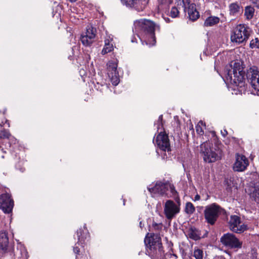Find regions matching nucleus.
I'll use <instances>...</instances> for the list:
<instances>
[{
	"instance_id": "obj_1",
	"label": "nucleus",
	"mask_w": 259,
	"mask_h": 259,
	"mask_svg": "<svg viewBox=\"0 0 259 259\" xmlns=\"http://www.w3.org/2000/svg\"><path fill=\"white\" fill-rule=\"evenodd\" d=\"M134 25L137 30L141 31L145 35H148L150 37L152 42L149 43L150 45H154L155 44L156 38L154 32L155 30L160 31L159 25L150 20L142 19L135 21Z\"/></svg>"
},
{
	"instance_id": "obj_2",
	"label": "nucleus",
	"mask_w": 259,
	"mask_h": 259,
	"mask_svg": "<svg viewBox=\"0 0 259 259\" xmlns=\"http://www.w3.org/2000/svg\"><path fill=\"white\" fill-rule=\"evenodd\" d=\"M145 243L149 248L148 252L151 255L158 257L162 255V247L159 234H148L145 239Z\"/></svg>"
},
{
	"instance_id": "obj_3",
	"label": "nucleus",
	"mask_w": 259,
	"mask_h": 259,
	"mask_svg": "<svg viewBox=\"0 0 259 259\" xmlns=\"http://www.w3.org/2000/svg\"><path fill=\"white\" fill-rule=\"evenodd\" d=\"M201 153L203 154V159L205 162H214L220 159L222 150L219 148L212 147V144L206 141L200 146Z\"/></svg>"
},
{
	"instance_id": "obj_4",
	"label": "nucleus",
	"mask_w": 259,
	"mask_h": 259,
	"mask_svg": "<svg viewBox=\"0 0 259 259\" xmlns=\"http://www.w3.org/2000/svg\"><path fill=\"white\" fill-rule=\"evenodd\" d=\"M222 210V207L215 203L206 206L204 210V215L206 222L210 225H214Z\"/></svg>"
},
{
	"instance_id": "obj_5",
	"label": "nucleus",
	"mask_w": 259,
	"mask_h": 259,
	"mask_svg": "<svg viewBox=\"0 0 259 259\" xmlns=\"http://www.w3.org/2000/svg\"><path fill=\"white\" fill-rule=\"evenodd\" d=\"M249 35V29L244 25L239 24L234 28L231 35V40L233 42L240 44L246 41Z\"/></svg>"
},
{
	"instance_id": "obj_6",
	"label": "nucleus",
	"mask_w": 259,
	"mask_h": 259,
	"mask_svg": "<svg viewBox=\"0 0 259 259\" xmlns=\"http://www.w3.org/2000/svg\"><path fill=\"white\" fill-rule=\"evenodd\" d=\"M224 72L227 79H230L232 81L240 90V91L245 90L244 72L239 74L236 72L232 74V70L228 69V68L225 69Z\"/></svg>"
},
{
	"instance_id": "obj_7",
	"label": "nucleus",
	"mask_w": 259,
	"mask_h": 259,
	"mask_svg": "<svg viewBox=\"0 0 259 259\" xmlns=\"http://www.w3.org/2000/svg\"><path fill=\"white\" fill-rule=\"evenodd\" d=\"M246 76L252 87L259 92V70L257 67L252 66L247 71Z\"/></svg>"
},
{
	"instance_id": "obj_8",
	"label": "nucleus",
	"mask_w": 259,
	"mask_h": 259,
	"mask_svg": "<svg viewBox=\"0 0 259 259\" xmlns=\"http://www.w3.org/2000/svg\"><path fill=\"white\" fill-rule=\"evenodd\" d=\"M221 242L225 246L231 248H241L242 244L234 234L231 233L224 234L221 238Z\"/></svg>"
},
{
	"instance_id": "obj_9",
	"label": "nucleus",
	"mask_w": 259,
	"mask_h": 259,
	"mask_svg": "<svg viewBox=\"0 0 259 259\" xmlns=\"http://www.w3.org/2000/svg\"><path fill=\"white\" fill-rule=\"evenodd\" d=\"M14 207V201L8 193L2 194L0 196V208L5 213L12 212Z\"/></svg>"
},
{
	"instance_id": "obj_10",
	"label": "nucleus",
	"mask_w": 259,
	"mask_h": 259,
	"mask_svg": "<svg viewBox=\"0 0 259 259\" xmlns=\"http://www.w3.org/2000/svg\"><path fill=\"white\" fill-rule=\"evenodd\" d=\"M179 211V206L173 201L168 200L166 201L164 206V213L168 220H171Z\"/></svg>"
},
{
	"instance_id": "obj_11",
	"label": "nucleus",
	"mask_w": 259,
	"mask_h": 259,
	"mask_svg": "<svg viewBox=\"0 0 259 259\" xmlns=\"http://www.w3.org/2000/svg\"><path fill=\"white\" fill-rule=\"evenodd\" d=\"M96 35V28L89 25L87 27L85 32L81 35L80 40L84 46H90L95 41Z\"/></svg>"
},
{
	"instance_id": "obj_12",
	"label": "nucleus",
	"mask_w": 259,
	"mask_h": 259,
	"mask_svg": "<svg viewBox=\"0 0 259 259\" xmlns=\"http://www.w3.org/2000/svg\"><path fill=\"white\" fill-rule=\"evenodd\" d=\"M108 75L114 85L119 82L118 73L117 71V63L115 61H109L107 64Z\"/></svg>"
},
{
	"instance_id": "obj_13",
	"label": "nucleus",
	"mask_w": 259,
	"mask_h": 259,
	"mask_svg": "<svg viewBox=\"0 0 259 259\" xmlns=\"http://www.w3.org/2000/svg\"><path fill=\"white\" fill-rule=\"evenodd\" d=\"M185 12H187L189 19L192 21L196 20L199 17V12L197 11L196 5L191 3L190 0H182Z\"/></svg>"
},
{
	"instance_id": "obj_14",
	"label": "nucleus",
	"mask_w": 259,
	"mask_h": 259,
	"mask_svg": "<svg viewBox=\"0 0 259 259\" xmlns=\"http://www.w3.org/2000/svg\"><path fill=\"white\" fill-rule=\"evenodd\" d=\"M240 218L237 215H231L229 221L230 229L237 233H241L247 229V226L244 224H240Z\"/></svg>"
},
{
	"instance_id": "obj_15",
	"label": "nucleus",
	"mask_w": 259,
	"mask_h": 259,
	"mask_svg": "<svg viewBox=\"0 0 259 259\" xmlns=\"http://www.w3.org/2000/svg\"><path fill=\"white\" fill-rule=\"evenodd\" d=\"M155 144L162 151L168 152L170 150L168 136L161 132L157 135Z\"/></svg>"
},
{
	"instance_id": "obj_16",
	"label": "nucleus",
	"mask_w": 259,
	"mask_h": 259,
	"mask_svg": "<svg viewBox=\"0 0 259 259\" xmlns=\"http://www.w3.org/2000/svg\"><path fill=\"white\" fill-rule=\"evenodd\" d=\"M249 163L247 158L244 155H237L236 161L234 164V170L237 171H244L248 166Z\"/></svg>"
},
{
	"instance_id": "obj_17",
	"label": "nucleus",
	"mask_w": 259,
	"mask_h": 259,
	"mask_svg": "<svg viewBox=\"0 0 259 259\" xmlns=\"http://www.w3.org/2000/svg\"><path fill=\"white\" fill-rule=\"evenodd\" d=\"M149 191L151 193L157 194L159 195H163L167 191L166 183L157 182L152 188H148Z\"/></svg>"
},
{
	"instance_id": "obj_18",
	"label": "nucleus",
	"mask_w": 259,
	"mask_h": 259,
	"mask_svg": "<svg viewBox=\"0 0 259 259\" xmlns=\"http://www.w3.org/2000/svg\"><path fill=\"white\" fill-rule=\"evenodd\" d=\"M9 239L7 234L4 232H0V251L3 254L8 250Z\"/></svg>"
},
{
	"instance_id": "obj_19",
	"label": "nucleus",
	"mask_w": 259,
	"mask_h": 259,
	"mask_svg": "<svg viewBox=\"0 0 259 259\" xmlns=\"http://www.w3.org/2000/svg\"><path fill=\"white\" fill-rule=\"evenodd\" d=\"M113 37L111 35H107L105 38V45L102 51V54L105 55L113 50V46L112 43Z\"/></svg>"
},
{
	"instance_id": "obj_20",
	"label": "nucleus",
	"mask_w": 259,
	"mask_h": 259,
	"mask_svg": "<svg viewBox=\"0 0 259 259\" xmlns=\"http://www.w3.org/2000/svg\"><path fill=\"white\" fill-rule=\"evenodd\" d=\"M220 22V18L216 16H210L206 19L204 23L205 27H211L218 24Z\"/></svg>"
},
{
	"instance_id": "obj_21",
	"label": "nucleus",
	"mask_w": 259,
	"mask_h": 259,
	"mask_svg": "<svg viewBox=\"0 0 259 259\" xmlns=\"http://www.w3.org/2000/svg\"><path fill=\"white\" fill-rule=\"evenodd\" d=\"M230 14L236 15L242 11V8L237 3H232L229 5Z\"/></svg>"
},
{
	"instance_id": "obj_22",
	"label": "nucleus",
	"mask_w": 259,
	"mask_h": 259,
	"mask_svg": "<svg viewBox=\"0 0 259 259\" xmlns=\"http://www.w3.org/2000/svg\"><path fill=\"white\" fill-rule=\"evenodd\" d=\"M121 3L127 7H138L142 3V0H120Z\"/></svg>"
},
{
	"instance_id": "obj_23",
	"label": "nucleus",
	"mask_w": 259,
	"mask_h": 259,
	"mask_svg": "<svg viewBox=\"0 0 259 259\" xmlns=\"http://www.w3.org/2000/svg\"><path fill=\"white\" fill-rule=\"evenodd\" d=\"M231 66H226L225 69L226 68H228V69L230 70V68L231 67ZM231 70H232V74H234V73H241V72H244L243 71V67H242V66L240 65V63L239 62H235L233 64V68H231Z\"/></svg>"
},
{
	"instance_id": "obj_24",
	"label": "nucleus",
	"mask_w": 259,
	"mask_h": 259,
	"mask_svg": "<svg viewBox=\"0 0 259 259\" xmlns=\"http://www.w3.org/2000/svg\"><path fill=\"white\" fill-rule=\"evenodd\" d=\"M254 9L251 6H247L245 8L244 15L247 20H250L254 16Z\"/></svg>"
},
{
	"instance_id": "obj_25",
	"label": "nucleus",
	"mask_w": 259,
	"mask_h": 259,
	"mask_svg": "<svg viewBox=\"0 0 259 259\" xmlns=\"http://www.w3.org/2000/svg\"><path fill=\"white\" fill-rule=\"evenodd\" d=\"M189 238L194 240H197L200 239V234L197 230L196 229L191 228L189 229L188 234Z\"/></svg>"
},
{
	"instance_id": "obj_26",
	"label": "nucleus",
	"mask_w": 259,
	"mask_h": 259,
	"mask_svg": "<svg viewBox=\"0 0 259 259\" xmlns=\"http://www.w3.org/2000/svg\"><path fill=\"white\" fill-rule=\"evenodd\" d=\"M193 256L196 259H203V251L202 250L199 248H195L193 252Z\"/></svg>"
},
{
	"instance_id": "obj_27",
	"label": "nucleus",
	"mask_w": 259,
	"mask_h": 259,
	"mask_svg": "<svg viewBox=\"0 0 259 259\" xmlns=\"http://www.w3.org/2000/svg\"><path fill=\"white\" fill-rule=\"evenodd\" d=\"M195 207L191 202H187L185 206V211L188 214H192L195 211Z\"/></svg>"
},
{
	"instance_id": "obj_28",
	"label": "nucleus",
	"mask_w": 259,
	"mask_h": 259,
	"mask_svg": "<svg viewBox=\"0 0 259 259\" xmlns=\"http://www.w3.org/2000/svg\"><path fill=\"white\" fill-rule=\"evenodd\" d=\"M11 137V134L9 133V131L6 130L5 129H3V130L0 131V139H9Z\"/></svg>"
},
{
	"instance_id": "obj_29",
	"label": "nucleus",
	"mask_w": 259,
	"mask_h": 259,
	"mask_svg": "<svg viewBox=\"0 0 259 259\" xmlns=\"http://www.w3.org/2000/svg\"><path fill=\"white\" fill-rule=\"evenodd\" d=\"M77 234L78 241L80 242L82 241L84 242L85 240L89 237V234L88 233H86L84 236H82L81 230L80 229L79 231H77Z\"/></svg>"
},
{
	"instance_id": "obj_30",
	"label": "nucleus",
	"mask_w": 259,
	"mask_h": 259,
	"mask_svg": "<svg viewBox=\"0 0 259 259\" xmlns=\"http://www.w3.org/2000/svg\"><path fill=\"white\" fill-rule=\"evenodd\" d=\"M250 194L252 197L254 198V199L256 201H259V200L257 199L259 198V188H253V190L251 191Z\"/></svg>"
},
{
	"instance_id": "obj_31",
	"label": "nucleus",
	"mask_w": 259,
	"mask_h": 259,
	"mask_svg": "<svg viewBox=\"0 0 259 259\" xmlns=\"http://www.w3.org/2000/svg\"><path fill=\"white\" fill-rule=\"evenodd\" d=\"M179 14V11L178 8L175 7H172L170 12V16L172 18H176L178 16Z\"/></svg>"
},
{
	"instance_id": "obj_32",
	"label": "nucleus",
	"mask_w": 259,
	"mask_h": 259,
	"mask_svg": "<svg viewBox=\"0 0 259 259\" xmlns=\"http://www.w3.org/2000/svg\"><path fill=\"white\" fill-rule=\"evenodd\" d=\"M250 47L251 48H258L259 47V41L257 38L252 39L250 43Z\"/></svg>"
},
{
	"instance_id": "obj_33",
	"label": "nucleus",
	"mask_w": 259,
	"mask_h": 259,
	"mask_svg": "<svg viewBox=\"0 0 259 259\" xmlns=\"http://www.w3.org/2000/svg\"><path fill=\"white\" fill-rule=\"evenodd\" d=\"M166 186L167 187V190L169 189L171 193L174 196H176L177 192L176 190H175V187L174 185H171L170 184L166 183Z\"/></svg>"
},
{
	"instance_id": "obj_34",
	"label": "nucleus",
	"mask_w": 259,
	"mask_h": 259,
	"mask_svg": "<svg viewBox=\"0 0 259 259\" xmlns=\"http://www.w3.org/2000/svg\"><path fill=\"white\" fill-rule=\"evenodd\" d=\"M196 132L197 134L201 135L203 134V133H204L203 130L202 129V126H200V124H197L196 126Z\"/></svg>"
},
{
	"instance_id": "obj_35",
	"label": "nucleus",
	"mask_w": 259,
	"mask_h": 259,
	"mask_svg": "<svg viewBox=\"0 0 259 259\" xmlns=\"http://www.w3.org/2000/svg\"><path fill=\"white\" fill-rule=\"evenodd\" d=\"M8 139L9 140V146H7L8 147H10L11 146L12 144H15L17 142V139L11 136L10 138Z\"/></svg>"
},
{
	"instance_id": "obj_36",
	"label": "nucleus",
	"mask_w": 259,
	"mask_h": 259,
	"mask_svg": "<svg viewBox=\"0 0 259 259\" xmlns=\"http://www.w3.org/2000/svg\"><path fill=\"white\" fill-rule=\"evenodd\" d=\"M162 115H160L159 116V118H158V121H157V127L158 128H159V126L160 125L162 126Z\"/></svg>"
},
{
	"instance_id": "obj_37",
	"label": "nucleus",
	"mask_w": 259,
	"mask_h": 259,
	"mask_svg": "<svg viewBox=\"0 0 259 259\" xmlns=\"http://www.w3.org/2000/svg\"><path fill=\"white\" fill-rule=\"evenodd\" d=\"M146 35V37H148V38H149V40H145V41H144V42H145V44H146V45L149 46H152L153 45H150V44H149V43H152V39L150 38V37H149V35Z\"/></svg>"
},
{
	"instance_id": "obj_38",
	"label": "nucleus",
	"mask_w": 259,
	"mask_h": 259,
	"mask_svg": "<svg viewBox=\"0 0 259 259\" xmlns=\"http://www.w3.org/2000/svg\"><path fill=\"white\" fill-rule=\"evenodd\" d=\"M166 255L167 256H169L171 258H174V259H177V256L176 254H171L170 253H169L168 254H166Z\"/></svg>"
},
{
	"instance_id": "obj_39",
	"label": "nucleus",
	"mask_w": 259,
	"mask_h": 259,
	"mask_svg": "<svg viewBox=\"0 0 259 259\" xmlns=\"http://www.w3.org/2000/svg\"><path fill=\"white\" fill-rule=\"evenodd\" d=\"M73 251L75 253H78L79 252V249L78 247H74L73 248Z\"/></svg>"
},
{
	"instance_id": "obj_40",
	"label": "nucleus",
	"mask_w": 259,
	"mask_h": 259,
	"mask_svg": "<svg viewBox=\"0 0 259 259\" xmlns=\"http://www.w3.org/2000/svg\"><path fill=\"white\" fill-rule=\"evenodd\" d=\"M167 0H158L159 3L161 4H163L166 3Z\"/></svg>"
},
{
	"instance_id": "obj_41",
	"label": "nucleus",
	"mask_w": 259,
	"mask_h": 259,
	"mask_svg": "<svg viewBox=\"0 0 259 259\" xmlns=\"http://www.w3.org/2000/svg\"><path fill=\"white\" fill-rule=\"evenodd\" d=\"M197 124H200V126H205V123L201 120L199 121Z\"/></svg>"
},
{
	"instance_id": "obj_42",
	"label": "nucleus",
	"mask_w": 259,
	"mask_h": 259,
	"mask_svg": "<svg viewBox=\"0 0 259 259\" xmlns=\"http://www.w3.org/2000/svg\"><path fill=\"white\" fill-rule=\"evenodd\" d=\"M200 196L198 195H196L195 196V200H199L200 199Z\"/></svg>"
},
{
	"instance_id": "obj_43",
	"label": "nucleus",
	"mask_w": 259,
	"mask_h": 259,
	"mask_svg": "<svg viewBox=\"0 0 259 259\" xmlns=\"http://www.w3.org/2000/svg\"><path fill=\"white\" fill-rule=\"evenodd\" d=\"M222 134L224 136H225L227 134V132L226 130H224V132H222Z\"/></svg>"
},
{
	"instance_id": "obj_44",
	"label": "nucleus",
	"mask_w": 259,
	"mask_h": 259,
	"mask_svg": "<svg viewBox=\"0 0 259 259\" xmlns=\"http://www.w3.org/2000/svg\"><path fill=\"white\" fill-rule=\"evenodd\" d=\"M253 3H255L256 5H259V0H257L256 2H254V0H252Z\"/></svg>"
},
{
	"instance_id": "obj_45",
	"label": "nucleus",
	"mask_w": 259,
	"mask_h": 259,
	"mask_svg": "<svg viewBox=\"0 0 259 259\" xmlns=\"http://www.w3.org/2000/svg\"><path fill=\"white\" fill-rule=\"evenodd\" d=\"M68 1H70L71 3H73V2H76L77 0H68Z\"/></svg>"
},
{
	"instance_id": "obj_46",
	"label": "nucleus",
	"mask_w": 259,
	"mask_h": 259,
	"mask_svg": "<svg viewBox=\"0 0 259 259\" xmlns=\"http://www.w3.org/2000/svg\"><path fill=\"white\" fill-rule=\"evenodd\" d=\"M217 259H225V258H224V257H222V256H220V257H218L217 258Z\"/></svg>"
},
{
	"instance_id": "obj_47",
	"label": "nucleus",
	"mask_w": 259,
	"mask_h": 259,
	"mask_svg": "<svg viewBox=\"0 0 259 259\" xmlns=\"http://www.w3.org/2000/svg\"><path fill=\"white\" fill-rule=\"evenodd\" d=\"M142 222H140V227L141 228H142Z\"/></svg>"
},
{
	"instance_id": "obj_48",
	"label": "nucleus",
	"mask_w": 259,
	"mask_h": 259,
	"mask_svg": "<svg viewBox=\"0 0 259 259\" xmlns=\"http://www.w3.org/2000/svg\"><path fill=\"white\" fill-rule=\"evenodd\" d=\"M2 157L3 158H4V156H3H3H2Z\"/></svg>"
},
{
	"instance_id": "obj_49",
	"label": "nucleus",
	"mask_w": 259,
	"mask_h": 259,
	"mask_svg": "<svg viewBox=\"0 0 259 259\" xmlns=\"http://www.w3.org/2000/svg\"><path fill=\"white\" fill-rule=\"evenodd\" d=\"M179 1H180V0H179Z\"/></svg>"
}]
</instances>
